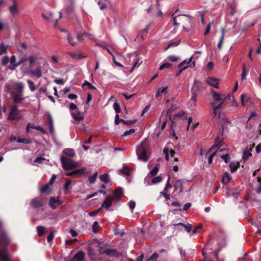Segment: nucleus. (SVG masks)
Segmentation results:
<instances>
[{
  "instance_id": "obj_1",
  "label": "nucleus",
  "mask_w": 261,
  "mask_h": 261,
  "mask_svg": "<svg viewBox=\"0 0 261 261\" xmlns=\"http://www.w3.org/2000/svg\"><path fill=\"white\" fill-rule=\"evenodd\" d=\"M61 162L63 168L65 170L73 169L77 167V164L73 160L64 156H61Z\"/></svg>"
},
{
  "instance_id": "obj_2",
  "label": "nucleus",
  "mask_w": 261,
  "mask_h": 261,
  "mask_svg": "<svg viewBox=\"0 0 261 261\" xmlns=\"http://www.w3.org/2000/svg\"><path fill=\"white\" fill-rule=\"evenodd\" d=\"M136 152L139 160L144 162L147 161L148 158L147 150L142 143L138 147Z\"/></svg>"
},
{
  "instance_id": "obj_3",
  "label": "nucleus",
  "mask_w": 261,
  "mask_h": 261,
  "mask_svg": "<svg viewBox=\"0 0 261 261\" xmlns=\"http://www.w3.org/2000/svg\"><path fill=\"white\" fill-rule=\"evenodd\" d=\"M10 243V239L5 231H0V248H7Z\"/></svg>"
},
{
  "instance_id": "obj_4",
  "label": "nucleus",
  "mask_w": 261,
  "mask_h": 261,
  "mask_svg": "<svg viewBox=\"0 0 261 261\" xmlns=\"http://www.w3.org/2000/svg\"><path fill=\"white\" fill-rule=\"evenodd\" d=\"M211 93L214 98V99L216 101H222L223 100H230L231 97L234 99L233 96L231 95H228L225 96L224 95H221L217 92H216L214 90H211Z\"/></svg>"
},
{
  "instance_id": "obj_5",
  "label": "nucleus",
  "mask_w": 261,
  "mask_h": 261,
  "mask_svg": "<svg viewBox=\"0 0 261 261\" xmlns=\"http://www.w3.org/2000/svg\"><path fill=\"white\" fill-rule=\"evenodd\" d=\"M12 256L7 248H0V261H11Z\"/></svg>"
},
{
  "instance_id": "obj_6",
  "label": "nucleus",
  "mask_w": 261,
  "mask_h": 261,
  "mask_svg": "<svg viewBox=\"0 0 261 261\" xmlns=\"http://www.w3.org/2000/svg\"><path fill=\"white\" fill-rule=\"evenodd\" d=\"M44 203L43 199H39L37 198H35L31 200L30 205L33 208H38L43 206Z\"/></svg>"
},
{
  "instance_id": "obj_7",
  "label": "nucleus",
  "mask_w": 261,
  "mask_h": 261,
  "mask_svg": "<svg viewBox=\"0 0 261 261\" xmlns=\"http://www.w3.org/2000/svg\"><path fill=\"white\" fill-rule=\"evenodd\" d=\"M62 204V202L60 201L59 198L55 197H51L49 198V205L53 209L55 210L57 208V205H60Z\"/></svg>"
},
{
  "instance_id": "obj_8",
  "label": "nucleus",
  "mask_w": 261,
  "mask_h": 261,
  "mask_svg": "<svg viewBox=\"0 0 261 261\" xmlns=\"http://www.w3.org/2000/svg\"><path fill=\"white\" fill-rule=\"evenodd\" d=\"M18 114V110L16 106H12L8 116V120H17V115Z\"/></svg>"
},
{
  "instance_id": "obj_9",
  "label": "nucleus",
  "mask_w": 261,
  "mask_h": 261,
  "mask_svg": "<svg viewBox=\"0 0 261 261\" xmlns=\"http://www.w3.org/2000/svg\"><path fill=\"white\" fill-rule=\"evenodd\" d=\"M222 142V141L220 138L219 137H217L215 139V144L209 149L208 152H211L215 148L219 149L221 151L223 150L225 148L223 147L221 148L223 146V144H221Z\"/></svg>"
},
{
  "instance_id": "obj_10",
  "label": "nucleus",
  "mask_w": 261,
  "mask_h": 261,
  "mask_svg": "<svg viewBox=\"0 0 261 261\" xmlns=\"http://www.w3.org/2000/svg\"><path fill=\"white\" fill-rule=\"evenodd\" d=\"M28 73L39 79L42 75V68L40 66H38L35 70H30L29 71Z\"/></svg>"
},
{
  "instance_id": "obj_11",
  "label": "nucleus",
  "mask_w": 261,
  "mask_h": 261,
  "mask_svg": "<svg viewBox=\"0 0 261 261\" xmlns=\"http://www.w3.org/2000/svg\"><path fill=\"white\" fill-rule=\"evenodd\" d=\"M112 200L113 197L112 196L109 195L108 196L103 202L102 203L100 208H105L106 210H109V208L111 206L112 204Z\"/></svg>"
},
{
  "instance_id": "obj_12",
  "label": "nucleus",
  "mask_w": 261,
  "mask_h": 261,
  "mask_svg": "<svg viewBox=\"0 0 261 261\" xmlns=\"http://www.w3.org/2000/svg\"><path fill=\"white\" fill-rule=\"evenodd\" d=\"M13 5L9 7V10L11 14L13 16H15L18 14V9L17 8V4L16 0H13Z\"/></svg>"
},
{
  "instance_id": "obj_13",
  "label": "nucleus",
  "mask_w": 261,
  "mask_h": 261,
  "mask_svg": "<svg viewBox=\"0 0 261 261\" xmlns=\"http://www.w3.org/2000/svg\"><path fill=\"white\" fill-rule=\"evenodd\" d=\"M123 195L122 190L120 188H116L113 192V198L119 200Z\"/></svg>"
},
{
  "instance_id": "obj_14",
  "label": "nucleus",
  "mask_w": 261,
  "mask_h": 261,
  "mask_svg": "<svg viewBox=\"0 0 261 261\" xmlns=\"http://www.w3.org/2000/svg\"><path fill=\"white\" fill-rule=\"evenodd\" d=\"M105 254L110 257H118L120 256V254L117 250L115 249H108L105 251Z\"/></svg>"
},
{
  "instance_id": "obj_15",
  "label": "nucleus",
  "mask_w": 261,
  "mask_h": 261,
  "mask_svg": "<svg viewBox=\"0 0 261 261\" xmlns=\"http://www.w3.org/2000/svg\"><path fill=\"white\" fill-rule=\"evenodd\" d=\"M254 143L253 144L251 148H250L249 149L247 148L244 151L242 158L244 161H247L248 160V158L252 155V154H251V153H250V151L252 150V148L254 147Z\"/></svg>"
},
{
  "instance_id": "obj_16",
  "label": "nucleus",
  "mask_w": 261,
  "mask_h": 261,
  "mask_svg": "<svg viewBox=\"0 0 261 261\" xmlns=\"http://www.w3.org/2000/svg\"><path fill=\"white\" fill-rule=\"evenodd\" d=\"M22 94L14 93L13 94V100L15 103H18L24 100Z\"/></svg>"
},
{
  "instance_id": "obj_17",
  "label": "nucleus",
  "mask_w": 261,
  "mask_h": 261,
  "mask_svg": "<svg viewBox=\"0 0 261 261\" xmlns=\"http://www.w3.org/2000/svg\"><path fill=\"white\" fill-rule=\"evenodd\" d=\"M47 115L49 123V131L50 134H53L54 132L53 118L49 113H48Z\"/></svg>"
},
{
  "instance_id": "obj_18",
  "label": "nucleus",
  "mask_w": 261,
  "mask_h": 261,
  "mask_svg": "<svg viewBox=\"0 0 261 261\" xmlns=\"http://www.w3.org/2000/svg\"><path fill=\"white\" fill-rule=\"evenodd\" d=\"M207 83L210 85L216 88H218V85L219 84V80L217 79H214L212 77H209L207 80Z\"/></svg>"
},
{
  "instance_id": "obj_19",
  "label": "nucleus",
  "mask_w": 261,
  "mask_h": 261,
  "mask_svg": "<svg viewBox=\"0 0 261 261\" xmlns=\"http://www.w3.org/2000/svg\"><path fill=\"white\" fill-rule=\"evenodd\" d=\"M183 17H187L188 18V22L190 21V19L191 18V16L188 15H178L177 16L174 17L173 18V25L175 26H177L179 24V23H177V19L178 18L179 20H181V18Z\"/></svg>"
},
{
  "instance_id": "obj_20",
  "label": "nucleus",
  "mask_w": 261,
  "mask_h": 261,
  "mask_svg": "<svg viewBox=\"0 0 261 261\" xmlns=\"http://www.w3.org/2000/svg\"><path fill=\"white\" fill-rule=\"evenodd\" d=\"M200 84L197 81H195L192 88V91L193 94L195 95H198L200 91Z\"/></svg>"
},
{
  "instance_id": "obj_21",
  "label": "nucleus",
  "mask_w": 261,
  "mask_h": 261,
  "mask_svg": "<svg viewBox=\"0 0 261 261\" xmlns=\"http://www.w3.org/2000/svg\"><path fill=\"white\" fill-rule=\"evenodd\" d=\"M85 253L83 251H79L75 254L73 259L76 261H84Z\"/></svg>"
},
{
  "instance_id": "obj_22",
  "label": "nucleus",
  "mask_w": 261,
  "mask_h": 261,
  "mask_svg": "<svg viewBox=\"0 0 261 261\" xmlns=\"http://www.w3.org/2000/svg\"><path fill=\"white\" fill-rule=\"evenodd\" d=\"M240 167L239 162H231L229 164L230 170L231 173H234Z\"/></svg>"
},
{
  "instance_id": "obj_23",
  "label": "nucleus",
  "mask_w": 261,
  "mask_h": 261,
  "mask_svg": "<svg viewBox=\"0 0 261 261\" xmlns=\"http://www.w3.org/2000/svg\"><path fill=\"white\" fill-rule=\"evenodd\" d=\"M76 175L81 176L84 174H88L89 173L87 171V168L86 167H83L80 169L75 170Z\"/></svg>"
},
{
  "instance_id": "obj_24",
  "label": "nucleus",
  "mask_w": 261,
  "mask_h": 261,
  "mask_svg": "<svg viewBox=\"0 0 261 261\" xmlns=\"http://www.w3.org/2000/svg\"><path fill=\"white\" fill-rule=\"evenodd\" d=\"M67 39L68 43L72 46H75L77 44V42L75 41V39L70 35V34L68 32Z\"/></svg>"
},
{
  "instance_id": "obj_25",
  "label": "nucleus",
  "mask_w": 261,
  "mask_h": 261,
  "mask_svg": "<svg viewBox=\"0 0 261 261\" xmlns=\"http://www.w3.org/2000/svg\"><path fill=\"white\" fill-rule=\"evenodd\" d=\"M231 179V177L229 175V173L227 172H225L222 179V183L227 184L230 182Z\"/></svg>"
},
{
  "instance_id": "obj_26",
  "label": "nucleus",
  "mask_w": 261,
  "mask_h": 261,
  "mask_svg": "<svg viewBox=\"0 0 261 261\" xmlns=\"http://www.w3.org/2000/svg\"><path fill=\"white\" fill-rule=\"evenodd\" d=\"M63 152L65 154L70 157L74 156L75 154L74 150L72 148L65 149L63 150Z\"/></svg>"
},
{
  "instance_id": "obj_27",
  "label": "nucleus",
  "mask_w": 261,
  "mask_h": 261,
  "mask_svg": "<svg viewBox=\"0 0 261 261\" xmlns=\"http://www.w3.org/2000/svg\"><path fill=\"white\" fill-rule=\"evenodd\" d=\"M71 115L73 118L76 121H81L84 119V115L80 113L79 111H78L77 115L74 113H72Z\"/></svg>"
},
{
  "instance_id": "obj_28",
  "label": "nucleus",
  "mask_w": 261,
  "mask_h": 261,
  "mask_svg": "<svg viewBox=\"0 0 261 261\" xmlns=\"http://www.w3.org/2000/svg\"><path fill=\"white\" fill-rule=\"evenodd\" d=\"M224 34H225V29L224 28H222L221 29V38L220 39V41L218 44V48L219 49H221L222 47V45L224 41Z\"/></svg>"
},
{
  "instance_id": "obj_29",
  "label": "nucleus",
  "mask_w": 261,
  "mask_h": 261,
  "mask_svg": "<svg viewBox=\"0 0 261 261\" xmlns=\"http://www.w3.org/2000/svg\"><path fill=\"white\" fill-rule=\"evenodd\" d=\"M50 185H49L48 184H46L44 186H43V187H42L40 189V191L41 193H50V190L49 189V186Z\"/></svg>"
},
{
  "instance_id": "obj_30",
  "label": "nucleus",
  "mask_w": 261,
  "mask_h": 261,
  "mask_svg": "<svg viewBox=\"0 0 261 261\" xmlns=\"http://www.w3.org/2000/svg\"><path fill=\"white\" fill-rule=\"evenodd\" d=\"M167 89L168 87H165L162 89L159 88L156 92L155 97H158L160 96V94H166L167 93Z\"/></svg>"
},
{
  "instance_id": "obj_31",
  "label": "nucleus",
  "mask_w": 261,
  "mask_h": 261,
  "mask_svg": "<svg viewBox=\"0 0 261 261\" xmlns=\"http://www.w3.org/2000/svg\"><path fill=\"white\" fill-rule=\"evenodd\" d=\"M8 48V45H5L4 43L0 44V55H2L7 53Z\"/></svg>"
},
{
  "instance_id": "obj_32",
  "label": "nucleus",
  "mask_w": 261,
  "mask_h": 261,
  "mask_svg": "<svg viewBox=\"0 0 261 261\" xmlns=\"http://www.w3.org/2000/svg\"><path fill=\"white\" fill-rule=\"evenodd\" d=\"M100 179L105 184H107L109 181V175L108 173L102 174L100 176Z\"/></svg>"
},
{
  "instance_id": "obj_33",
  "label": "nucleus",
  "mask_w": 261,
  "mask_h": 261,
  "mask_svg": "<svg viewBox=\"0 0 261 261\" xmlns=\"http://www.w3.org/2000/svg\"><path fill=\"white\" fill-rule=\"evenodd\" d=\"M45 227L42 226H38L37 227V233L39 237H42L45 233Z\"/></svg>"
},
{
  "instance_id": "obj_34",
  "label": "nucleus",
  "mask_w": 261,
  "mask_h": 261,
  "mask_svg": "<svg viewBox=\"0 0 261 261\" xmlns=\"http://www.w3.org/2000/svg\"><path fill=\"white\" fill-rule=\"evenodd\" d=\"M173 68V64L168 62L162 64L159 70H162L165 68H170L172 69Z\"/></svg>"
},
{
  "instance_id": "obj_35",
  "label": "nucleus",
  "mask_w": 261,
  "mask_h": 261,
  "mask_svg": "<svg viewBox=\"0 0 261 261\" xmlns=\"http://www.w3.org/2000/svg\"><path fill=\"white\" fill-rule=\"evenodd\" d=\"M180 43V40H177L174 42H171L169 43L168 46L165 48L164 50L166 51L169 48L172 47H176L178 46Z\"/></svg>"
},
{
  "instance_id": "obj_36",
  "label": "nucleus",
  "mask_w": 261,
  "mask_h": 261,
  "mask_svg": "<svg viewBox=\"0 0 261 261\" xmlns=\"http://www.w3.org/2000/svg\"><path fill=\"white\" fill-rule=\"evenodd\" d=\"M192 60V57H191L189 59V61L188 62H187L186 60H184L181 63H180L179 64H178V68H182L184 66H188V67H189V65L191 62Z\"/></svg>"
},
{
  "instance_id": "obj_37",
  "label": "nucleus",
  "mask_w": 261,
  "mask_h": 261,
  "mask_svg": "<svg viewBox=\"0 0 261 261\" xmlns=\"http://www.w3.org/2000/svg\"><path fill=\"white\" fill-rule=\"evenodd\" d=\"M17 87L16 88L17 93L22 94V91L23 90V85L20 82L16 84Z\"/></svg>"
},
{
  "instance_id": "obj_38",
  "label": "nucleus",
  "mask_w": 261,
  "mask_h": 261,
  "mask_svg": "<svg viewBox=\"0 0 261 261\" xmlns=\"http://www.w3.org/2000/svg\"><path fill=\"white\" fill-rule=\"evenodd\" d=\"M27 83L30 90L32 92L36 90V87L34 82L31 80H28Z\"/></svg>"
},
{
  "instance_id": "obj_39",
  "label": "nucleus",
  "mask_w": 261,
  "mask_h": 261,
  "mask_svg": "<svg viewBox=\"0 0 261 261\" xmlns=\"http://www.w3.org/2000/svg\"><path fill=\"white\" fill-rule=\"evenodd\" d=\"M99 252L100 254H105V251L108 249L106 248L104 245H102L100 243H99Z\"/></svg>"
},
{
  "instance_id": "obj_40",
  "label": "nucleus",
  "mask_w": 261,
  "mask_h": 261,
  "mask_svg": "<svg viewBox=\"0 0 261 261\" xmlns=\"http://www.w3.org/2000/svg\"><path fill=\"white\" fill-rule=\"evenodd\" d=\"M98 175V172H95L92 176H91L89 177V180L90 183L93 184L95 182L97 177Z\"/></svg>"
},
{
  "instance_id": "obj_41",
  "label": "nucleus",
  "mask_w": 261,
  "mask_h": 261,
  "mask_svg": "<svg viewBox=\"0 0 261 261\" xmlns=\"http://www.w3.org/2000/svg\"><path fill=\"white\" fill-rule=\"evenodd\" d=\"M177 225H180L184 226L185 229L187 232H190L192 229V226L191 224L188 223L187 224H184L183 223H179Z\"/></svg>"
},
{
  "instance_id": "obj_42",
  "label": "nucleus",
  "mask_w": 261,
  "mask_h": 261,
  "mask_svg": "<svg viewBox=\"0 0 261 261\" xmlns=\"http://www.w3.org/2000/svg\"><path fill=\"white\" fill-rule=\"evenodd\" d=\"M113 108H114L115 112L117 114H118V113H119L121 112V108H120V105L117 102H115L114 103V104H113Z\"/></svg>"
},
{
  "instance_id": "obj_43",
  "label": "nucleus",
  "mask_w": 261,
  "mask_h": 261,
  "mask_svg": "<svg viewBox=\"0 0 261 261\" xmlns=\"http://www.w3.org/2000/svg\"><path fill=\"white\" fill-rule=\"evenodd\" d=\"M121 122H123L125 125H131L136 123L137 120H124L123 119H121Z\"/></svg>"
},
{
  "instance_id": "obj_44",
  "label": "nucleus",
  "mask_w": 261,
  "mask_h": 261,
  "mask_svg": "<svg viewBox=\"0 0 261 261\" xmlns=\"http://www.w3.org/2000/svg\"><path fill=\"white\" fill-rule=\"evenodd\" d=\"M185 182L184 179L177 180L174 186L175 190L177 189L178 188L181 187L182 184Z\"/></svg>"
},
{
  "instance_id": "obj_45",
  "label": "nucleus",
  "mask_w": 261,
  "mask_h": 261,
  "mask_svg": "<svg viewBox=\"0 0 261 261\" xmlns=\"http://www.w3.org/2000/svg\"><path fill=\"white\" fill-rule=\"evenodd\" d=\"M87 251H88V254L89 256L91 258H92L95 256V254L94 252V250L92 247H88Z\"/></svg>"
},
{
  "instance_id": "obj_46",
  "label": "nucleus",
  "mask_w": 261,
  "mask_h": 261,
  "mask_svg": "<svg viewBox=\"0 0 261 261\" xmlns=\"http://www.w3.org/2000/svg\"><path fill=\"white\" fill-rule=\"evenodd\" d=\"M37 60V57L35 56H31L28 58V60L29 61L30 66H32L36 60Z\"/></svg>"
},
{
  "instance_id": "obj_47",
  "label": "nucleus",
  "mask_w": 261,
  "mask_h": 261,
  "mask_svg": "<svg viewBox=\"0 0 261 261\" xmlns=\"http://www.w3.org/2000/svg\"><path fill=\"white\" fill-rule=\"evenodd\" d=\"M17 142L28 144L31 143V141L29 139L19 138L17 140Z\"/></svg>"
},
{
  "instance_id": "obj_48",
  "label": "nucleus",
  "mask_w": 261,
  "mask_h": 261,
  "mask_svg": "<svg viewBox=\"0 0 261 261\" xmlns=\"http://www.w3.org/2000/svg\"><path fill=\"white\" fill-rule=\"evenodd\" d=\"M159 255L156 253H153L148 259L147 261H156Z\"/></svg>"
},
{
  "instance_id": "obj_49",
  "label": "nucleus",
  "mask_w": 261,
  "mask_h": 261,
  "mask_svg": "<svg viewBox=\"0 0 261 261\" xmlns=\"http://www.w3.org/2000/svg\"><path fill=\"white\" fill-rule=\"evenodd\" d=\"M87 86L89 89L90 90H94L96 89V88L93 86L91 83H90L89 82L85 81V82L83 84L82 87Z\"/></svg>"
},
{
  "instance_id": "obj_50",
  "label": "nucleus",
  "mask_w": 261,
  "mask_h": 261,
  "mask_svg": "<svg viewBox=\"0 0 261 261\" xmlns=\"http://www.w3.org/2000/svg\"><path fill=\"white\" fill-rule=\"evenodd\" d=\"M98 228H99V224H98V222L95 221L93 223V224L92 226V231H93V232H94V233L97 232L98 231Z\"/></svg>"
},
{
  "instance_id": "obj_51",
  "label": "nucleus",
  "mask_w": 261,
  "mask_h": 261,
  "mask_svg": "<svg viewBox=\"0 0 261 261\" xmlns=\"http://www.w3.org/2000/svg\"><path fill=\"white\" fill-rule=\"evenodd\" d=\"M215 102H212L211 105L213 106V113L211 115L212 117L213 118H215L217 116V109L214 107V105H215Z\"/></svg>"
},
{
  "instance_id": "obj_52",
  "label": "nucleus",
  "mask_w": 261,
  "mask_h": 261,
  "mask_svg": "<svg viewBox=\"0 0 261 261\" xmlns=\"http://www.w3.org/2000/svg\"><path fill=\"white\" fill-rule=\"evenodd\" d=\"M159 171V168L157 166H155L150 171V174L151 176H155L158 174Z\"/></svg>"
},
{
  "instance_id": "obj_53",
  "label": "nucleus",
  "mask_w": 261,
  "mask_h": 261,
  "mask_svg": "<svg viewBox=\"0 0 261 261\" xmlns=\"http://www.w3.org/2000/svg\"><path fill=\"white\" fill-rule=\"evenodd\" d=\"M162 178L161 176H156L152 179L151 182L153 184H155L161 182L162 181Z\"/></svg>"
},
{
  "instance_id": "obj_54",
  "label": "nucleus",
  "mask_w": 261,
  "mask_h": 261,
  "mask_svg": "<svg viewBox=\"0 0 261 261\" xmlns=\"http://www.w3.org/2000/svg\"><path fill=\"white\" fill-rule=\"evenodd\" d=\"M226 100H222V101H220V103L217 106H215L214 105V107L217 109V110H219V109H221L222 108V107L226 105V103H225V101H226Z\"/></svg>"
},
{
  "instance_id": "obj_55",
  "label": "nucleus",
  "mask_w": 261,
  "mask_h": 261,
  "mask_svg": "<svg viewBox=\"0 0 261 261\" xmlns=\"http://www.w3.org/2000/svg\"><path fill=\"white\" fill-rule=\"evenodd\" d=\"M9 62V58L8 56L3 57L2 60V64L4 66L6 65Z\"/></svg>"
},
{
  "instance_id": "obj_56",
  "label": "nucleus",
  "mask_w": 261,
  "mask_h": 261,
  "mask_svg": "<svg viewBox=\"0 0 261 261\" xmlns=\"http://www.w3.org/2000/svg\"><path fill=\"white\" fill-rule=\"evenodd\" d=\"M135 132V129H134V128L130 129L128 130H126L124 133V134H123L122 137H124V136H126L132 134L133 133H134Z\"/></svg>"
},
{
  "instance_id": "obj_57",
  "label": "nucleus",
  "mask_w": 261,
  "mask_h": 261,
  "mask_svg": "<svg viewBox=\"0 0 261 261\" xmlns=\"http://www.w3.org/2000/svg\"><path fill=\"white\" fill-rule=\"evenodd\" d=\"M170 177L169 176L168 178V180L166 183V185L165 186V187L164 189V191H166L168 190V189H170L172 187L171 185L170 184Z\"/></svg>"
},
{
  "instance_id": "obj_58",
  "label": "nucleus",
  "mask_w": 261,
  "mask_h": 261,
  "mask_svg": "<svg viewBox=\"0 0 261 261\" xmlns=\"http://www.w3.org/2000/svg\"><path fill=\"white\" fill-rule=\"evenodd\" d=\"M72 181L71 180H68L64 184V189L65 191H67L69 190V187L71 185Z\"/></svg>"
},
{
  "instance_id": "obj_59",
  "label": "nucleus",
  "mask_w": 261,
  "mask_h": 261,
  "mask_svg": "<svg viewBox=\"0 0 261 261\" xmlns=\"http://www.w3.org/2000/svg\"><path fill=\"white\" fill-rule=\"evenodd\" d=\"M221 158L224 161L225 163H228L230 160V156L228 154L222 155Z\"/></svg>"
},
{
  "instance_id": "obj_60",
  "label": "nucleus",
  "mask_w": 261,
  "mask_h": 261,
  "mask_svg": "<svg viewBox=\"0 0 261 261\" xmlns=\"http://www.w3.org/2000/svg\"><path fill=\"white\" fill-rule=\"evenodd\" d=\"M42 16L43 18L48 21H51V18L53 16V14L52 13H50L49 14V16H47L45 15L44 14H42Z\"/></svg>"
},
{
  "instance_id": "obj_61",
  "label": "nucleus",
  "mask_w": 261,
  "mask_h": 261,
  "mask_svg": "<svg viewBox=\"0 0 261 261\" xmlns=\"http://www.w3.org/2000/svg\"><path fill=\"white\" fill-rule=\"evenodd\" d=\"M161 194L164 196V197L166 200H168L170 199V195L167 194V191H164V190L163 192H161Z\"/></svg>"
},
{
  "instance_id": "obj_62",
  "label": "nucleus",
  "mask_w": 261,
  "mask_h": 261,
  "mask_svg": "<svg viewBox=\"0 0 261 261\" xmlns=\"http://www.w3.org/2000/svg\"><path fill=\"white\" fill-rule=\"evenodd\" d=\"M150 24H147V26L146 27V28L142 30V31L141 32L142 36L146 35V34L148 33V30H149Z\"/></svg>"
},
{
  "instance_id": "obj_63",
  "label": "nucleus",
  "mask_w": 261,
  "mask_h": 261,
  "mask_svg": "<svg viewBox=\"0 0 261 261\" xmlns=\"http://www.w3.org/2000/svg\"><path fill=\"white\" fill-rule=\"evenodd\" d=\"M168 59L171 62H176L178 60L179 58L175 56H169Z\"/></svg>"
},
{
  "instance_id": "obj_64",
  "label": "nucleus",
  "mask_w": 261,
  "mask_h": 261,
  "mask_svg": "<svg viewBox=\"0 0 261 261\" xmlns=\"http://www.w3.org/2000/svg\"><path fill=\"white\" fill-rule=\"evenodd\" d=\"M257 181L259 184V187L256 189V192L258 194L261 192V177H257Z\"/></svg>"
}]
</instances>
